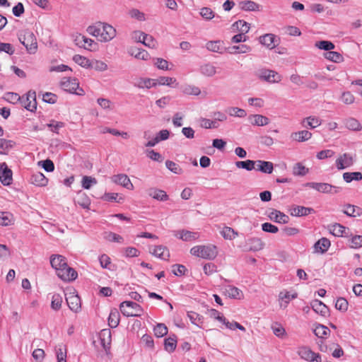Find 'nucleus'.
Segmentation results:
<instances>
[{
	"instance_id": "1",
	"label": "nucleus",
	"mask_w": 362,
	"mask_h": 362,
	"mask_svg": "<svg viewBox=\"0 0 362 362\" xmlns=\"http://www.w3.org/2000/svg\"><path fill=\"white\" fill-rule=\"evenodd\" d=\"M87 30L89 34L96 37L101 42H109L116 35V30L107 23H98L89 26Z\"/></svg>"
},
{
	"instance_id": "2",
	"label": "nucleus",
	"mask_w": 362,
	"mask_h": 362,
	"mask_svg": "<svg viewBox=\"0 0 362 362\" xmlns=\"http://www.w3.org/2000/svg\"><path fill=\"white\" fill-rule=\"evenodd\" d=\"M190 253L202 259H214L218 255V250L214 245H196L191 248Z\"/></svg>"
},
{
	"instance_id": "3",
	"label": "nucleus",
	"mask_w": 362,
	"mask_h": 362,
	"mask_svg": "<svg viewBox=\"0 0 362 362\" xmlns=\"http://www.w3.org/2000/svg\"><path fill=\"white\" fill-rule=\"evenodd\" d=\"M19 40L25 47L29 53H35L37 49V39L32 31L28 30L22 31L19 35Z\"/></svg>"
},
{
	"instance_id": "4",
	"label": "nucleus",
	"mask_w": 362,
	"mask_h": 362,
	"mask_svg": "<svg viewBox=\"0 0 362 362\" xmlns=\"http://www.w3.org/2000/svg\"><path fill=\"white\" fill-rule=\"evenodd\" d=\"M121 313L127 317H139L143 313V309L136 303L124 301L119 306Z\"/></svg>"
},
{
	"instance_id": "5",
	"label": "nucleus",
	"mask_w": 362,
	"mask_h": 362,
	"mask_svg": "<svg viewBox=\"0 0 362 362\" xmlns=\"http://www.w3.org/2000/svg\"><path fill=\"white\" fill-rule=\"evenodd\" d=\"M62 88L69 93H75L78 95H83L84 90L79 87V83L76 78H64L61 82Z\"/></svg>"
},
{
	"instance_id": "6",
	"label": "nucleus",
	"mask_w": 362,
	"mask_h": 362,
	"mask_svg": "<svg viewBox=\"0 0 362 362\" xmlns=\"http://www.w3.org/2000/svg\"><path fill=\"white\" fill-rule=\"evenodd\" d=\"M298 355L300 358L308 362H322L320 354L313 351L308 346H303L298 349Z\"/></svg>"
},
{
	"instance_id": "7",
	"label": "nucleus",
	"mask_w": 362,
	"mask_h": 362,
	"mask_svg": "<svg viewBox=\"0 0 362 362\" xmlns=\"http://www.w3.org/2000/svg\"><path fill=\"white\" fill-rule=\"evenodd\" d=\"M20 103L26 110L34 112L37 109L36 93L35 91L30 90L21 97Z\"/></svg>"
},
{
	"instance_id": "8",
	"label": "nucleus",
	"mask_w": 362,
	"mask_h": 362,
	"mask_svg": "<svg viewBox=\"0 0 362 362\" xmlns=\"http://www.w3.org/2000/svg\"><path fill=\"white\" fill-rule=\"evenodd\" d=\"M306 186L310 187L322 193L337 194L340 191V188L324 182H308Z\"/></svg>"
},
{
	"instance_id": "9",
	"label": "nucleus",
	"mask_w": 362,
	"mask_h": 362,
	"mask_svg": "<svg viewBox=\"0 0 362 362\" xmlns=\"http://www.w3.org/2000/svg\"><path fill=\"white\" fill-rule=\"evenodd\" d=\"M354 157L349 153L340 154L335 160V165L338 170H344L353 165Z\"/></svg>"
},
{
	"instance_id": "10",
	"label": "nucleus",
	"mask_w": 362,
	"mask_h": 362,
	"mask_svg": "<svg viewBox=\"0 0 362 362\" xmlns=\"http://www.w3.org/2000/svg\"><path fill=\"white\" fill-rule=\"evenodd\" d=\"M0 181L5 186L10 185L13 182V172L4 162L0 163Z\"/></svg>"
},
{
	"instance_id": "11",
	"label": "nucleus",
	"mask_w": 362,
	"mask_h": 362,
	"mask_svg": "<svg viewBox=\"0 0 362 362\" xmlns=\"http://www.w3.org/2000/svg\"><path fill=\"white\" fill-rule=\"evenodd\" d=\"M57 274L61 279L65 281L75 280L78 276L77 272L73 268L69 267L67 263L66 266H63L57 272Z\"/></svg>"
},
{
	"instance_id": "12",
	"label": "nucleus",
	"mask_w": 362,
	"mask_h": 362,
	"mask_svg": "<svg viewBox=\"0 0 362 362\" xmlns=\"http://www.w3.org/2000/svg\"><path fill=\"white\" fill-rule=\"evenodd\" d=\"M149 252L152 255L163 259V260H169L170 257V251L168 248L164 245H154L149 247Z\"/></svg>"
},
{
	"instance_id": "13",
	"label": "nucleus",
	"mask_w": 362,
	"mask_h": 362,
	"mask_svg": "<svg viewBox=\"0 0 362 362\" xmlns=\"http://www.w3.org/2000/svg\"><path fill=\"white\" fill-rule=\"evenodd\" d=\"M66 296V300L69 308L75 313L78 312L81 307L79 296L75 292H69Z\"/></svg>"
},
{
	"instance_id": "14",
	"label": "nucleus",
	"mask_w": 362,
	"mask_h": 362,
	"mask_svg": "<svg viewBox=\"0 0 362 362\" xmlns=\"http://www.w3.org/2000/svg\"><path fill=\"white\" fill-rule=\"evenodd\" d=\"M259 78L269 83H279L282 77L276 71L269 69L262 70L259 73Z\"/></svg>"
},
{
	"instance_id": "15",
	"label": "nucleus",
	"mask_w": 362,
	"mask_h": 362,
	"mask_svg": "<svg viewBox=\"0 0 362 362\" xmlns=\"http://www.w3.org/2000/svg\"><path fill=\"white\" fill-rule=\"evenodd\" d=\"M112 180L116 184L120 185L124 187L133 190L134 185L132 183L130 179L125 174H119L112 177Z\"/></svg>"
},
{
	"instance_id": "16",
	"label": "nucleus",
	"mask_w": 362,
	"mask_h": 362,
	"mask_svg": "<svg viewBox=\"0 0 362 362\" xmlns=\"http://www.w3.org/2000/svg\"><path fill=\"white\" fill-rule=\"evenodd\" d=\"M259 42L267 48L272 49L278 44V40L274 34H265L259 37Z\"/></svg>"
},
{
	"instance_id": "17",
	"label": "nucleus",
	"mask_w": 362,
	"mask_h": 362,
	"mask_svg": "<svg viewBox=\"0 0 362 362\" xmlns=\"http://www.w3.org/2000/svg\"><path fill=\"white\" fill-rule=\"evenodd\" d=\"M174 235L181 239L184 241H191L194 240L199 238V234L197 233L185 230H176L173 232Z\"/></svg>"
},
{
	"instance_id": "18",
	"label": "nucleus",
	"mask_w": 362,
	"mask_h": 362,
	"mask_svg": "<svg viewBox=\"0 0 362 362\" xmlns=\"http://www.w3.org/2000/svg\"><path fill=\"white\" fill-rule=\"evenodd\" d=\"M264 244L259 238H251L246 241V249L249 251H259L263 249Z\"/></svg>"
},
{
	"instance_id": "19",
	"label": "nucleus",
	"mask_w": 362,
	"mask_h": 362,
	"mask_svg": "<svg viewBox=\"0 0 362 362\" xmlns=\"http://www.w3.org/2000/svg\"><path fill=\"white\" fill-rule=\"evenodd\" d=\"M298 296V294L296 293H294L291 294L289 291H281L279 294V305L281 308H286L289 302L296 298Z\"/></svg>"
},
{
	"instance_id": "20",
	"label": "nucleus",
	"mask_w": 362,
	"mask_h": 362,
	"mask_svg": "<svg viewBox=\"0 0 362 362\" xmlns=\"http://www.w3.org/2000/svg\"><path fill=\"white\" fill-rule=\"evenodd\" d=\"M134 86L139 88H151L157 86L156 79L149 78H139L135 80Z\"/></svg>"
},
{
	"instance_id": "21",
	"label": "nucleus",
	"mask_w": 362,
	"mask_h": 362,
	"mask_svg": "<svg viewBox=\"0 0 362 362\" xmlns=\"http://www.w3.org/2000/svg\"><path fill=\"white\" fill-rule=\"evenodd\" d=\"M128 52L131 56H133L137 59L147 61L150 59V54L148 52L140 48L131 47L129 48Z\"/></svg>"
},
{
	"instance_id": "22",
	"label": "nucleus",
	"mask_w": 362,
	"mask_h": 362,
	"mask_svg": "<svg viewBox=\"0 0 362 362\" xmlns=\"http://www.w3.org/2000/svg\"><path fill=\"white\" fill-rule=\"evenodd\" d=\"M66 258L60 255H52L50 257V264L52 267L56 270V272L59 271V269L63 267V266H66Z\"/></svg>"
},
{
	"instance_id": "23",
	"label": "nucleus",
	"mask_w": 362,
	"mask_h": 362,
	"mask_svg": "<svg viewBox=\"0 0 362 362\" xmlns=\"http://www.w3.org/2000/svg\"><path fill=\"white\" fill-rule=\"evenodd\" d=\"M269 217L272 221L280 223H287L289 221V218L287 215L276 209H273L269 212Z\"/></svg>"
},
{
	"instance_id": "24",
	"label": "nucleus",
	"mask_w": 362,
	"mask_h": 362,
	"mask_svg": "<svg viewBox=\"0 0 362 362\" xmlns=\"http://www.w3.org/2000/svg\"><path fill=\"white\" fill-rule=\"evenodd\" d=\"M99 337L103 348L109 349L112 341L111 331L109 329H102L99 333Z\"/></svg>"
},
{
	"instance_id": "25",
	"label": "nucleus",
	"mask_w": 362,
	"mask_h": 362,
	"mask_svg": "<svg viewBox=\"0 0 362 362\" xmlns=\"http://www.w3.org/2000/svg\"><path fill=\"white\" fill-rule=\"evenodd\" d=\"M257 170L261 171L264 173L271 174L274 170V165L270 161H264V160H256L255 161Z\"/></svg>"
},
{
	"instance_id": "26",
	"label": "nucleus",
	"mask_w": 362,
	"mask_h": 362,
	"mask_svg": "<svg viewBox=\"0 0 362 362\" xmlns=\"http://www.w3.org/2000/svg\"><path fill=\"white\" fill-rule=\"evenodd\" d=\"M331 245L330 240L326 238H322L314 245L315 252L319 253L326 252Z\"/></svg>"
},
{
	"instance_id": "27",
	"label": "nucleus",
	"mask_w": 362,
	"mask_h": 362,
	"mask_svg": "<svg viewBox=\"0 0 362 362\" xmlns=\"http://www.w3.org/2000/svg\"><path fill=\"white\" fill-rule=\"evenodd\" d=\"M249 119L252 125L262 127L267 125L269 123V119L262 115H250Z\"/></svg>"
},
{
	"instance_id": "28",
	"label": "nucleus",
	"mask_w": 362,
	"mask_h": 362,
	"mask_svg": "<svg viewBox=\"0 0 362 362\" xmlns=\"http://www.w3.org/2000/svg\"><path fill=\"white\" fill-rule=\"evenodd\" d=\"M313 209L302 206H295L290 209V214L293 216H303L310 214Z\"/></svg>"
},
{
	"instance_id": "29",
	"label": "nucleus",
	"mask_w": 362,
	"mask_h": 362,
	"mask_svg": "<svg viewBox=\"0 0 362 362\" xmlns=\"http://www.w3.org/2000/svg\"><path fill=\"white\" fill-rule=\"evenodd\" d=\"M238 7L240 9L246 11H255L259 10V5L256 2L250 0H245L239 2Z\"/></svg>"
},
{
	"instance_id": "30",
	"label": "nucleus",
	"mask_w": 362,
	"mask_h": 362,
	"mask_svg": "<svg viewBox=\"0 0 362 362\" xmlns=\"http://www.w3.org/2000/svg\"><path fill=\"white\" fill-rule=\"evenodd\" d=\"M33 184L37 186L44 187L48 183V179L40 172L34 173L30 178Z\"/></svg>"
},
{
	"instance_id": "31",
	"label": "nucleus",
	"mask_w": 362,
	"mask_h": 362,
	"mask_svg": "<svg viewBox=\"0 0 362 362\" xmlns=\"http://www.w3.org/2000/svg\"><path fill=\"white\" fill-rule=\"evenodd\" d=\"M148 194L152 198L159 201H166L168 199V195L163 190L151 188L148 191Z\"/></svg>"
},
{
	"instance_id": "32",
	"label": "nucleus",
	"mask_w": 362,
	"mask_h": 362,
	"mask_svg": "<svg viewBox=\"0 0 362 362\" xmlns=\"http://www.w3.org/2000/svg\"><path fill=\"white\" fill-rule=\"evenodd\" d=\"M329 231L333 235L337 237H342L346 234V228L340 223H334L328 226Z\"/></svg>"
},
{
	"instance_id": "33",
	"label": "nucleus",
	"mask_w": 362,
	"mask_h": 362,
	"mask_svg": "<svg viewBox=\"0 0 362 362\" xmlns=\"http://www.w3.org/2000/svg\"><path fill=\"white\" fill-rule=\"evenodd\" d=\"M312 308L317 313L320 314L322 316H326L328 313V308L322 301L315 300L313 301Z\"/></svg>"
},
{
	"instance_id": "34",
	"label": "nucleus",
	"mask_w": 362,
	"mask_h": 362,
	"mask_svg": "<svg viewBox=\"0 0 362 362\" xmlns=\"http://www.w3.org/2000/svg\"><path fill=\"white\" fill-rule=\"evenodd\" d=\"M311 137L312 133L308 130L299 131L291 134V138L298 142H303L308 141Z\"/></svg>"
},
{
	"instance_id": "35",
	"label": "nucleus",
	"mask_w": 362,
	"mask_h": 362,
	"mask_svg": "<svg viewBox=\"0 0 362 362\" xmlns=\"http://www.w3.org/2000/svg\"><path fill=\"white\" fill-rule=\"evenodd\" d=\"M187 317L193 325L200 328L202 327L204 323V317L202 315L194 311H189L187 312Z\"/></svg>"
},
{
	"instance_id": "36",
	"label": "nucleus",
	"mask_w": 362,
	"mask_h": 362,
	"mask_svg": "<svg viewBox=\"0 0 362 362\" xmlns=\"http://www.w3.org/2000/svg\"><path fill=\"white\" fill-rule=\"evenodd\" d=\"M76 202L83 209H88L90 204V200L85 192H78L77 194Z\"/></svg>"
},
{
	"instance_id": "37",
	"label": "nucleus",
	"mask_w": 362,
	"mask_h": 362,
	"mask_svg": "<svg viewBox=\"0 0 362 362\" xmlns=\"http://www.w3.org/2000/svg\"><path fill=\"white\" fill-rule=\"evenodd\" d=\"M343 212L349 216L356 217L361 215V209L358 206L346 204L344 206Z\"/></svg>"
},
{
	"instance_id": "38",
	"label": "nucleus",
	"mask_w": 362,
	"mask_h": 362,
	"mask_svg": "<svg viewBox=\"0 0 362 362\" xmlns=\"http://www.w3.org/2000/svg\"><path fill=\"white\" fill-rule=\"evenodd\" d=\"M314 334L319 338H327L330 333L329 328L323 325L318 324L315 326Z\"/></svg>"
},
{
	"instance_id": "39",
	"label": "nucleus",
	"mask_w": 362,
	"mask_h": 362,
	"mask_svg": "<svg viewBox=\"0 0 362 362\" xmlns=\"http://www.w3.org/2000/svg\"><path fill=\"white\" fill-rule=\"evenodd\" d=\"M119 323V313L117 309L110 311L108 317V325L112 328H115Z\"/></svg>"
},
{
	"instance_id": "40",
	"label": "nucleus",
	"mask_w": 362,
	"mask_h": 362,
	"mask_svg": "<svg viewBox=\"0 0 362 362\" xmlns=\"http://www.w3.org/2000/svg\"><path fill=\"white\" fill-rule=\"evenodd\" d=\"M73 60L82 67L86 69L92 67V62L90 60L82 55L75 54L73 57Z\"/></svg>"
},
{
	"instance_id": "41",
	"label": "nucleus",
	"mask_w": 362,
	"mask_h": 362,
	"mask_svg": "<svg viewBox=\"0 0 362 362\" xmlns=\"http://www.w3.org/2000/svg\"><path fill=\"white\" fill-rule=\"evenodd\" d=\"M15 144V142L11 140H6L0 139V154H7Z\"/></svg>"
},
{
	"instance_id": "42",
	"label": "nucleus",
	"mask_w": 362,
	"mask_h": 362,
	"mask_svg": "<svg viewBox=\"0 0 362 362\" xmlns=\"http://www.w3.org/2000/svg\"><path fill=\"white\" fill-rule=\"evenodd\" d=\"M226 291L230 298L242 299L244 297L243 291L235 286H228Z\"/></svg>"
},
{
	"instance_id": "43",
	"label": "nucleus",
	"mask_w": 362,
	"mask_h": 362,
	"mask_svg": "<svg viewBox=\"0 0 362 362\" xmlns=\"http://www.w3.org/2000/svg\"><path fill=\"white\" fill-rule=\"evenodd\" d=\"M14 222L13 216L8 212L0 213V225L7 226L13 224Z\"/></svg>"
},
{
	"instance_id": "44",
	"label": "nucleus",
	"mask_w": 362,
	"mask_h": 362,
	"mask_svg": "<svg viewBox=\"0 0 362 362\" xmlns=\"http://www.w3.org/2000/svg\"><path fill=\"white\" fill-rule=\"evenodd\" d=\"M206 47L207 49L214 52H222L223 49V42L217 40V41H209L206 43Z\"/></svg>"
},
{
	"instance_id": "45",
	"label": "nucleus",
	"mask_w": 362,
	"mask_h": 362,
	"mask_svg": "<svg viewBox=\"0 0 362 362\" xmlns=\"http://www.w3.org/2000/svg\"><path fill=\"white\" fill-rule=\"evenodd\" d=\"M156 81L157 82V85L160 86H172L173 85L177 86L178 84L176 78L173 77L160 76L156 79Z\"/></svg>"
},
{
	"instance_id": "46",
	"label": "nucleus",
	"mask_w": 362,
	"mask_h": 362,
	"mask_svg": "<svg viewBox=\"0 0 362 362\" xmlns=\"http://www.w3.org/2000/svg\"><path fill=\"white\" fill-rule=\"evenodd\" d=\"M343 179L347 183L353 180L360 181L362 180V174L360 172L344 173L343 174Z\"/></svg>"
},
{
	"instance_id": "47",
	"label": "nucleus",
	"mask_w": 362,
	"mask_h": 362,
	"mask_svg": "<svg viewBox=\"0 0 362 362\" xmlns=\"http://www.w3.org/2000/svg\"><path fill=\"white\" fill-rule=\"evenodd\" d=\"M308 172L309 169L300 163H296L293 167V174L296 176H304Z\"/></svg>"
},
{
	"instance_id": "48",
	"label": "nucleus",
	"mask_w": 362,
	"mask_h": 362,
	"mask_svg": "<svg viewBox=\"0 0 362 362\" xmlns=\"http://www.w3.org/2000/svg\"><path fill=\"white\" fill-rule=\"evenodd\" d=\"M66 347L63 344L57 346V362H66Z\"/></svg>"
},
{
	"instance_id": "49",
	"label": "nucleus",
	"mask_w": 362,
	"mask_h": 362,
	"mask_svg": "<svg viewBox=\"0 0 362 362\" xmlns=\"http://www.w3.org/2000/svg\"><path fill=\"white\" fill-rule=\"evenodd\" d=\"M222 236L226 240H233L238 236V232L232 228L226 226L221 231Z\"/></svg>"
},
{
	"instance_id": "50",
	"label": "nucleus",
	"mask_w": 362,
	"mask_h": 362,
	"mask_svg": "<svg viewBox=\"0 0 362 362\" xmlns=\"http://www.w3.org/2000/svg\"><path fill=\"white\" fill-rule=\"evenodd\" d=\"M165 349L168 352H173L177 346V339L175 337H170L165 339Z\"/></svg>"
},
{
	"instance_id": "51",
	"label": "nucleus",
	"mask_w": 362,
	"mask_h": 362,
	"mask_svg": "<svg viewBox=\"0 0 362 362\" xmlns=\"http://www.w3.org/2000/svg\"><path fill=\"white\" fill-rule=\"evenodd\" d=\"M255 163L254 160H246L244 161H237L235 166L238 168L246 169L247 170H252L255 168Z\"/></svg>"
},
{
	"instance_id": "52",
	"label": "nucleus",
	"mask_w": 362,
	"mask_h": 362,
	"mask_svg": "<svg viewBox=\"0 0 362 362\" xmlns=\"http://www.w3.org/2000/svg\"><path fill=\"white\" fill-rule=\"evenodd\" d=\"M325 56L328 60L336 63L341 62L344 60L343 56L337 52L329 51L327 52Z\"/></svg>"
},
{
	"instance_id": "53",
	"label": "nucleus",
	"mask_w": 362,
	"mask_h": 362,
	"mask_svg": "<svg viewBox=\"0 0 362 362\" xmlns=\"http://www.w3.org/2000/svg\"><path fill=\"white\" fill-rule=\"evenodd\" d=\"M98 183L97 180L95 177L90 176H83L81 180V185L83 188L89 189L92 185H95Z\"/></svg>"
},
{
	"instance_id": "54",
	"label": "nucleus",
	"mask_w": 362,
	"mask_h": 362,
	"mask_svg": "<svg viewBox=\"0 0 362 362\" xmlns=\"http://www.w3.org/2000/svg\"><path fill=\"white\" fill-rule=\"evenodd\" d=\"M84 49L90 52H95L98 49V45L93 40L90 39L84 35Z\"/></svg>"
},
{
	"instance_id": "55",
	"label": "nucleus",
	"mask_w": 362,
	"mask_h": 362,
	"mask_svg": "<svg viewBox=\"0 0 362 362\" xmlns=\"http://www.w3.org/2000/svg\"><path fill=\"white\" fill-rule=\"evenodd\" d=\"M305 121L307 122V125L312 129L319 127L322 123L320 119L315 116H310L305 118L303 123Z\"/></svg>"
},
{
	"instance_id": "56",
	"label": "nucleus",
	"mask_w": 362,
	"mask_h": 362,
	"mask_svg": "<svg viewBox=\"0 0 362 362\" xmlns=\"http://www.w3.org/2000/svg\"><path fill=\"white\" fill-rule=\"evenodd\" d=\"M153 332L157 337H163L168 334V327L165 324L158 323L154 327Z\"/></svg>"
},
{
	"instance_id": "57",
	"label": "nucleus",
	"mask_w": 362,
	"mask_h": 362,
	"mask_svg": "<svg viewBox=\"0 0 362 362\" xmlns=\"http://www.w3.org/2000/svg\"><path fill=\"white\" fill-rule=\"evenodd\" d=\"M62 303V297L59 293H55L52 296L51 308L54 310H58L61 308Z\"/></svg>"
},
{
	"instance_id": "58",
	"label": "nucleus",
	"mask_w": 362,
	"mask_h": 362,
	"mask_svg": "<svg viewBox=\"0 0 362 362\" xmlns=\"http://www.w3.org/2000/svg\"><path fill=\"white\" fill-rule=\"evenodd\" d=\"M99 262H100V266L103 269H107L109 270L111 269L112 261H111L110 257L107 255H106V254L101 255L99 257Z\"/></svg>"
},
{
	"instance_id": "59",
	"label": "nucleus",
	"mask_w": 362,
	"mask_h": 362,
	"mask_svg": "<svg viewBox=\"0 0 362 362\" xmlns=\"http://www.w3.org/2000/svg\"><path fill=\"white\" fill-rule=\"evenodd\" d=\"M346 127L353 131H359L361 129V125L358 120L354 118H349L346 122Z\"/></svg>"
},
{
	"instance_id": "60",
	"label": "nucleus",
	"mask_w": 362,
	"mask_h": 362,
	"mask_svg": "<svg viewBox=\"0 0 362 362\" xmlns=\"http://www.w3.org/2000/svg\"><path fill=\"white\" fill-rule=\"evenodd\" d=\"M340 99L346 105L353 104L355 101V97L350 91L343 92Z\"/></svg>"
},
{
	"instance_id": "61",
	"label": "nucleus",
	"mask_w": 362,
	"mask_h": 362,
	"mask_svg": "<svg viewBox=\"0 0 362 362\" xmlns=\"http://www.w3.org/2000/svg\"><path fill=\"white\" fill-rule=\"evenodd\" d=\"M142 44H144L145 46L149 48L154 49L156 48L158 45V42L151 35L146 34L144 38L143 39Z\"/></svg>"
},
{
	"instance_id": "62",
	"label": "nucleus",
	"mask_w": 362,
	"mask_h": 362,
	"mask_svg": "<svg viewBox=\"0 0 362 362\" xmlns=\"http://www.w3.org/2000/svg\"><path fill=\"white\" fill-rule=\"evenodd\" d=\"M233 26H236V28L240 30L241 33H243L244 35L249 32L250 30V24L247 22L240 20L236 21Z\"/></svg>"
},
{
	"instance_id": "63",
	"label": "nucleus",
	"mask_w": 362,
	"mask_h": 362,
	"mask_svg": "<svg viewBox=\"0 0 362 362\" xmlns=\"http://www.w3.org/2000/svg\"><path fill=\"white\" fill-rule=\"evenodd\" d=\"M203 270L206 275L210 276L218 272L217 266L212 262L206 263L203 266Z\"/></svg>"
},
{
	"instance_id": "64",
	"label": "nucleus",
	"mask_w": 362,
	"mask_h": 362,
	"mask_svg": "<svg viewBox=\"0 0 362 362\" xmlns=\"http://www.w3.org/2000/svg\"><path fill=\"white\" fill-rule=\"evenodd\" d=\"M362 247V235H356L350 239V247L357 249Z\"/></svg>"
}]
</instances>
